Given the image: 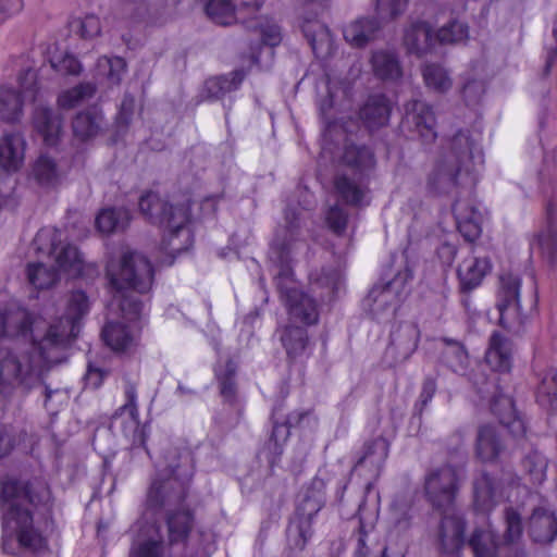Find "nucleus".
I'll list each match as a JSON object with an SVG mask.
<instances>
[{
	"label": "nucleus",
	"mask_w": 557,
	"mask_h": 557,
	"mask_svg": "<svg viewBox=\"0 0 557 557\" xmlns=\"http://www.w3.org/2000/svg\"><path fill=\"white\" fill-rule=\"evenodd\" d=\"M88 311L86 293L74 290L64 315L44 333L39 319L25 308L11 306L0 312V386L35 384L45 369L59 362V351L77 337Z\"/></svg>",
	"instance_id": "1"
},
{
	"label": "nucleus",
	"mask_w": 557,
	"mask_h": 557,
	"mask_svg": "<svg viewBox=\"0 0 557 557\" xmlns=\"http://www.w3.org/2000/svg\"><path fill=\"white\" fill-rule=\"evenodd\" d=\"M140 213L152 224L163 228L161 250L172 257L188 250L194 243L189 227L190 206L187 202L169 203L154 191H147L139 198Z\"/></svg>",
	"instance_id": "8"
},
{
	"label": "nucleus",
	"mask_w": 557,
	"mask_h": 557,
	"mask_svg": "<svg viewBox=\"0 0 557 557\" xmlns=\"http://www.w3.org/2000/svg\"><path fill=\"white\" fill-rule=\"evenodd\" d=\"M457 481V470L444 465L431 470L424 482L425 496L443 515L440 542L442 550L446 554L457 553L465 544V522L454 504Z\"/></svg>",
	"instance_id": "7"
},
{
	"label": "nucleus",
	"mask_w": 557,
	"mask_h": 557,
	"mask_svg": "<svg viewBox=\"0 0 557 557\" xmlns=\"http://www.w3.org/2000/svg\"><path fill=\"white\" fill-rule=\"evenodd\" d=\"M522 468L531 485L537 486L545 481L547 460L539 451L528 454L522 460Z\"/></svg>",
	"instance_id": "51"
},
{
	"label": "nucleus",
	"mask_w": 557,
	"mask_h": 557,
	"mask_svg": "<svg viewBox=\"0 0 557 557\" xmlns=\"http://www.w3.org/2000/svg\"><path fill=\"white\" fill-rule=\"evenodd\" d=\"M416 516V507L412 500L398 495L392 504L393 528L396 533H405L412 525Z\"/></svg>",
	"instance_id": "40"
},
{
	"label": "nucleus",
	"mask_w": 557,
	"mask_h": 557,
	"mask_svg": "<svg viewBox=\"0 0 557 557\" xmlns=\"http://www.w3.org/2000/svg\"><path fill=\"white\" fill-rule=\"evenodd\" d=\"M453 212L457 227L465 239L475 240L482 232L483 213L480 205L474 199H456Z\"/></svg>",
	"instance_id": "21"
},
{
	"label": "nucleus",
	"mask_w": 557,
	"mask_h": 557,
	"mask_svg": "<svg viewBox=\"0 0 557 557\" xmlns=\"http://www.w3.org/2000/svg\"><path fill=\"white\" fill-rule=\"evenodd\" d=\"M50 64L53 70L61 74L78 75L82 71L81 62L70 53L50 59Z\"/></svg>",
	"instance_id": "60"
},
{
	"label": "nucleus",
	"mask_w": 557,
	"mask_h": 557,
	"mask_svg": "<svg viewBox=\"0 0 557 557\" xmlns=\"http://www.w3.org/2000/svg\"><path fill=\"white\" fill-rule=\"evenodd\" d=\"M15 445L13 429L7 424H0V458L9 455Z\"/></svg>",
	"instance_id": "63"
},
{
	"label": "nucleus",
	"mask_w": 557,
	"mask_h": 557,
	"mask_svg": "<svg viewBox=\"0 0 557 557\" xmlns=\"http://www.w3.org/2000/svg\"><path fill=\"white\" fill-rule=\"evenodd\" d=\"M325 504L321 487L308 488L299 499L286 529L287 549L293 555L301 553L313 535V519Z\"/></svg>",
	"instance_id": "9"
},
{
	"label": "nucleus",
	"mask_w": 557,
	"mask_h": 557,
	"mask_svg": "<svg viewBox=\"0 0 557 557\" xmlns=\"http://www.w3.org/2000/svg\"><path fill=\"white\" fill-rule=\"evenodd\" d=\"M364 503L366 502L363 499L358 507L359 529L357 532V542L354 557H368L373 545V531L377 515L376 512H372L369 517H367L363 513Z\"/></svg>",
	"instance_id": "33"
},
{
	"label": "nucleus",
	"mask_w": 557,
	"mask_h": 557,
	"mask_svg": "<svg viewBox=\"0 0 557 557\" xmlns=\"http://www.w3.org/2000/svg\"><path fill=\"white\" fill-rule=\"evenodd\" d=\"M108 372L106 370L89 363L86 374L84 376L85 385L94 389L98 388L99 386H101Z\"/></svg>",
	"instance_id": "64"
},
{
	"label": "nucleus",
	"mask_w": 557,
	"mask_h": 557,
	"mask_svg": "<svg viewBox=\"0 0 557 557\" xmlns=\"http://www.w3.org/2000/svg\"><path fill=\"white\" fill-rule=\"evenodd\" d=\"M529 492L521 478L511 471H503L498 479L483 473L474 482V503L482 511L491 510L500 499H510L515 490Z\"/></svg>",
	"instance_id": "13"
},
{
	"label": "nucleus",
	"mask_w": 557,
	"mask_h": 557,
	"mask_svg": "<svg viewBox=\"0 0 557 557\" xmlns=\"http://www.w3.org/2000/svg\"><path fill=\"white\" fill-rule=\"evenodd\" d=\"M420 33L424 34L425 49L431 52L436 50L437 45L457 44L468 38V27L461 22H453L437 32L420 22Z\"/></svg>",
	"instance_id": "24"
},
{
	"label": "nucleus",
	"mask_w": 557,
	"mask_h": 557,
	"mask_svg": "<svg viewBox=\"0 0 557 557\" xmlns=\"http://www.w3.org/2000/svg\"><path fill=\"white\" fill-rule=\"evenodd\" d=\"M334 188L338 198L350 206H362L367 187L346 174H337L334 178Z\"/></svg>",
	"instance_id": "35"
},
{
	"label": "nucleus",
	"mask_w": 557,
	"mask_h": 557,
	"mask_svg": "<svg viewBox=\"0 0 557 557\" xmlns=\"http://www.w3.org/2000/svg\"><path fill=\"white\" fill-rule=\"evenodd\" d=\"M281 405L273 408L271 414L272 432L261 450V455L264 456L271 467L276 465L283 454L284 445L290 434V426L296 422H300L307 416V413H299L297 417L289 414L285 420L281 421Z\"/></svg>",
	"instance_id": "17"
},
{
	"label": "nucleus",
	"mask_w": 557,
	"mask_h": 557,
	"mask_svg": "<svg viewBox=\"0 0 557 557\" xmlns=\"http://www.w3.org/2000/svg\"><path fill=\"white\" fill-rule=\"evenodd\" d=\"M191 473L182 467L158 469L152 479L146 504L151 510H165L170 544L185 543L194 528L195 516L186 504Z\"/></svg>",
	"instance_id": "6"
},
{
	"label": "nucleus",
	"mask_w": 557,
	"mask_h": 557,
	"mask_svg": "<svg viewBox=\"0 0 557 557\" xmlns=\"http://www.w3.org/2000/svg\"><path fill=\"white\" fill-rule=\"evenodd\" d=\"M468 545L474 557H495L499 548V539L491 528H480L473 531Z\"/></svg>",
	"instance_id": "37"
},
{
	"label": "nucleus",
	"mask_w": 557,
	"mask_h": 557,
	"mask_svg": "<svg viewBox=\"0 0 557 557\" xmlns=\"http://www.w3.org/2000/svg\"><path fill=\"white\" fill-rule=\"evenodd\" d=\"M25 146L20 133H5L0 141V165L8 172L17 171L24 162Z\"/></svg>",
	"instance_id": "25"
},
{
	"label": "nucleus",
	"mask_w": 557,
	"mask_h": 557,
	"mask_svg": "<svg viewBox=\"0 0 557 557\" xmlns=\"http://www.w3.org/2000/svg\"><path fill=\"white\" fill-rule=\"evenodd\" d=\"M26 274L29 284L37 289L50 288L59 280L58 270L41 262L28 263Z\"/></svg>",
	"instance_id": "46"
},
{
	"label": "nucleus",
	"mask_w": 557,
	"mask_h": 557,
	"mask_svg": "<svg viewBox=\"0 0 557 557\" xmlns=\"http://www.w3.org/2000/svg\"><path fill=\"white\" fill-rule=\"evenodd\" d=\"M285 226L276 233L271 245L270 259L278 268L275 284L280 292L289 323L313 325L319 321L315 299L298 287L292 268L293 255L301 244L299 212L287 207L284 212Z\"/></svg>",
	"instance_id": "4"
},
{
	"label": "nucleus",
	"mask_w": 557,
	"mask_h": 557,
	"mask_svg": "<svg viewBox=\"0 0 557 557\" xmlns=\"http://www.w3.org/2000/svg\"><path fill=\"white\" fill-rule=\"evenodd\" d=\"M418 348V333L413 331V336L407 343H397L395 339L388 345L385 350V358L389 356H394L397 354V357L394 361L387 362L389 367L395 366L398 362L405 361L409 356H411L414 350Z\"/></svg>",
	"instance_id": "56"
},
{
	"label": "nucleus",
	"mask_w": 557,
	"mask_h": 557,
	"mask_svg": "<svg viewBox=\"0 0 557 557\" xmlns=\"http://www.w3.org/2000/svg\"><path fill=\"white\" fill-rule=\"evenodd\" d=\"M491 269L487 258L470 257L459 265L458 276L463 289L471 290L479 286Z\"/></svg>",
	"instance_id": "31"
},
{
	"label": "nucleus",
	"mask_w": 557,
	"mask_h": 557,
	"mask_svg": "<svg viewBox=\"0 0 557 557\" xmlns=\"http://www.w3.org/2000/svg\"><path fill=\"white\" fill-rule=\"evenodd\" d=\"M245 76L246 72L240 69L235 70L228 75L211 77L206 81L203 91L208 99H220L226 94L237 90Z\"/></svg>",
	"instance_id": "34"
},
{
	"label": "nucleus",
	"mask_w": 557,
	"mask_h": 557,
	"mask_svg": "<svg viewBox=\"0 0 557 557\" xmlns=\"http://www.w3.org/2000/svg\"><path fill=\"white\" fill-rule=\"evenodd\" d=\"M259 11L260 9L257 12L247 11V22L242 24L247 29L258 32L260 36V41L249 46L251 66L267 71L274 62V49L282 44L284 35L281 25L273 17L259 15Z\"/></svg>",
	"instance_id": "10"
},
{
	"label": "nucleus",
	"mask_w": 557,
	"mask_h": 557,
	"mask_svg": "<svg viewBox=\"0 0 557 557\" xmlns=\"http://www.w3.org/2000/svg\"><path fill=\"white\" fill-rule=\"evenodd\" d=\"M537 403L542 407L550 410H557V370L548 369L537 387L536 393Z\"/></svg>",
	"instance_id": "48"
},
{
	"label": "nucleus",
	"mask_w": 557,
	"mask_h": 557,
	"mask_svg": "<svg viewBox=\"0 0 557 557\" xmlns=\"http://www.w3.org/2000/svg\"><path fill=\"white\" fill-rule=\"evenodd\" d=\"M521 282L517 275L504 273L499 276L496 296L498 323L512 334H520L527 320L520 302Z\"/></svg>",
	"instance_id": "11"
},
{
	"label": "nucleus",
	"mask_w": 557,
	"mask_h": 557,
	"mask_svg": "<svg viewBox=\"0 0 557 557\" xmlns=\"http://www.w3.org/2000/svg\"><path fill=\"white\" fill-rule=\"evenodd\" d=\"M33 176L42 187H54L60 182L57 163L46 154H41L34 163Z\"/></svg>",
	"instance_id": "47"
},
{
	"label": "nucleus",
	"mask_w": 557,
	"mask_h": 557,
	"mask_svg": "<svg viewBox=\"0 0 557 557\" xmlns=\"http://www.w3.org/2000/svg\"><path fill=\"white\" fill-rule=\"evenodd\" d=\"M103 116L97 107L88 108L76 114L72 127L75 137L81 140L94 138L102 129Z\"/></svg>",
	"instance_id": "32"
},
{
	"label": "nucleus",
	"mask_w": 557,
	"mask_h": 557,
	"mask_svg": "<svg viewBox=\"0 0 557 557\" xmlns=\"http://www.w3.org/2000/svg\"><path fill=\"white\" fill-rule=\"evenodd\" d=\"M134 109H135L134 97L128 94L125 95L122 100L120 110L116 114L115 124H116L117 133H122L128 127V125L132 121Z\"/></svg>",
	"instance_id": "61"
},
{
	"label": "nucleus",
	"mask_w": 557,
	"mask_h": 557,
	"mask_svg": "<svg viewBox=\"0 0 557 557\" xmlns=\"http://www.w3.org/2000/svg\"><path fill=\"white\" fill-rule=\"evenodd\" d=\"M369 129L385 126L389 121L391 104L384 95L370 96L359 112Z\"/></svg>",
	"instance_id": "29"
},
{
	"label": "nucleus",
	"mask_w": 557,
	"mask_h": 557,
	"mask_svg": "<svg viewBox=\"0 0 557 557\" xmlns=\"http://www.w3.org/2000/svg\"><path fill=\"white\" fill-rule=\"evenodd\" d=\"M492 411L499 419V422L507 426L516 436L524 433L523 422L516 417L512 400L507 396H500L492 404Z\"/></svg>",
	"instance_id": "38"
},
{
	"label": "nucleus",
	"mask_w": 557,
	"mask_h": 557,
	"mask_svg": "<svg viewBox=\"0 0 557 557\" xmlns=\"http://www.w3.org/2000/svg\"><path fill=\"white\" fill-rule=\"evenodd\" d=\"M409 0H376V14L382 20H393L401 15Z\"/></svg>",
	"instance_id": "59"
},
{
	"label": "nucleus",
	"mask_w": 557,
	"mask_h": 557,
	"mask_svg": "<svg viewBox=\"0 0 557 557\" xmlns=\"http://www.w3.org/2000/svg\"><path fill=\"white\" fill-rule=\"evenodd\" d=\"M131 557H164L163 540L158 537L138 539L134 541L129 552Z\"/></svg>",
	"instance_id": "53"
},
{
	"label": "nucleus",
	"mask_w": 557,
	"mask_h": 557,
	"mask_svg": "<svg viewBox=\"0 0 557 557\" xmlns=\"http://www.w3.org/2000/svg\"><path fill=\"white\" fill-rule=\"evenodd\" d=\"M504 449L505 446L493 425H482L478 430L475 451L482 461L492 462L497 460Z\"/></svg>",
	"instance_id": "30"
},
{
	"label": "nucleus",
	"mask_w": 557,
	"mask_h": 557,
	"mask_svg": "<svg viewBox=\"0 0 557 557\" xmlns=\"http://www.w3.org/2000/svg\"><path fill=\"white\" fill-rule=\"evenodd\" d=\"M344 164L363 172L374 165V154L366 146L346 145L342 154Z\"/></svg>",
	"instance_id": "44"
},
{
	"label": "nucleus",
	"mask_w": 557,
	"mask_h": 557,
	"mask_svg": "<svg viewBox=\"0 0 557 557\" xmlns=\"http://www.w3.org/2000/svg\"><path fill=\"white\" fill-rule=\"evenodd\" d=\"M96 91V87L91 83H82L69 90L63 91L58 103L63 109H72L79 104L83 100L90 98Z\"/></svg>",
	"instance_id": "54"
},
{
	"label": "nucleus",
	"mask_w": 557,
	"mask_h": 557,
	"mask_svg": "<svg viewBox=\"0 0 557 557\" xmlns=\"http://www.w3.org/2000/svg\"><path fill=\"white\" fill-rule=\"evenodd\" d=\"M181 0H126L122 3L121 14L126 24H157L164 20Z\"/></svg>",
	"instance_id": "16"
},
{
	"label": "nucleus",
	"mask_w": 557,
	"mask_h": 557,
	"mask_svg": "<svg viewBox=\"0 0 557 557\" xmlns=\"http://www.w3.org/2000/svg\"><path fill=\"white\" fill-rule=\"evenodd\" d=\"M511 342L499 332H493L485 352V360L494 371L506 372L511 367Z\"/></svg>",
	"instance_id": "28"
},
{
	"label": "nucleus",
	"mask_w": 557,
	"mask_h": 557,
	"mask_svg": "<svg viewBox=\"0 0 557 557\" xmlns=\"http://www.w3.org/2000/svg\"><path fill=\"white\" fill-rule=\"evenodd\" d=\"M301 30L314 55L326 59L335 52V42L330 28L317 18L305 17Z\"/></svg>",
	"instance_id": "22"
},
{
	"label": "nucleus",
	"mask_w": 557,
	"mask_h": 557,
	"mask_svg": "<svg viewBox=\"0 0 557 557\" xmlns=\"http://www.w3.org/2000/svg\"><path fill=\"white\" fill-rule=\"evenodd\" d=\"M0 497L4 506L2 523L14 532L21 547L39 552L47 547L41 527L51 513V493L38 479L22 481L4 480Z\"/></svg>",
	"instance_id": "3"
},
{
	"label": "nucleus",
	"mask_w": 557,
	"mask_h": 557,
	"mask_svg": "<svg viewBox=\"0 0 557 557\" xmlns=\"http://www.w3.org/2000/svg\"><path fill=\"white\" fill-rule=\"evenodd\" d=\"M34 127L42 137L45 145L54 146L62 132V120L52 109L36 107L33 115Z\"/></svg>",
	"instance_id": "27"
},
{
	"label": "nucleus",
	"mask_w": 557,
	"mask_h": 557,
	"mask_svg": "<svg viewBox=\"0 0 557 557\" xmlns=\"http://www.w3.org/2000/svg\"><path fill=\"white\" fill-rule=\"evenodd\" d=\"M106 271L122 315L132 324L108 322L102 329V338L113 351L129 355L139 344L140 321L148 312L147 302L133 293L144 295L150 292L154 270L150 260L143 253L126 251L119 261L110 260Z\"/></svg>",
	"instance_id": "2"
},
{
	"label": "nucleus",
	"mask_w": 557,
	"mask_h": 557,
	"mask_svg": "<svg viewBox=\"0 0 557 557\" xmlns=\"http://www.w3.org/2000/svg\"><path fill=\"white\" fill-rule=\"evenodd\" d=\"M219 388L224 401L230 406H238L236 385V364L227 360L223 370H215Z\"/></svg>",
	"instance_id": "41"
},
{
	"label": "nucleus",
	"mask_w": 557,
	"mask_h": 557,
	"mask_svg": "<svg viewBox=\"0 0 557 557\" xmlns=\"http://www.w3.org/2000/svg\"><path fill=\"white\" fill-rule=\"evenodd\" d=\"M483 152L467 129H459L448 140L428 178V187L438 195L469 194L476 184L475 166L483 163Z\"/></svg>",
	"instance_id": "5"
},
{
	"label": "nucleus",
	"mask_w": 557,
	"mask_h": 557,
	"mask_svg": "<svg viewBox=\"0 0 557 557\" xmlns=\"http://www.w3.org/2000/svg\"><path fill=\"white\" fill-rule=\"evenodd\" d=\"M131 221V214L124 208H106L96 216L95 223L99 232L110 234L124 231Z\"/></svg>",
	"instance_id": "36"
},
{
	"label": "nucleus",
	"mask_w": 557,
	"mask_h": 557,
	"mask_svg": "<svg viewBox=\"0 0 557 557\" xmlns=\"http://www.w3.org/2000/svg\"><path fill=\"white\" fill-rule=\"evenodd\" d=\"M401 257L405 261V271L398 272L394 278L383 286L375 285L370 292V297L373 300L381 302H388L394 296L397 301H403L410 294L411 287L408 286L414 277L417 265V249L413 243L409 239L407 247L403 250Z\"/></svg>",
	"instance_id": "15"
},
{
	"label": "nucleus",
	"mask_w": 557,
	"mask_h": 557,
	"mask_svg": "<svg viewBox=\"0 0 557 557\" xmlns=\"http://www.w3.org/2000/svg\"><path fill=\"white\" fill-rule=\"evenodd\" d=\"M436 119L432 107L424 106L420 109V144H431L436 137Z\"/></svg>",
	"instance_id": "57"
},
{
	"label": "nucleus",
	"mask_w": 557,
	"mask_h": 557,
	"mask_svg": "<svg viewBox=\"0 0 557 557\" xmlns=\"http://www.w3.org/2000/svg\"><path fill=\"white\" fill-rule=\"evenodd\" d=\"M17 89L0 86V120L16 122L25 101H34L38 92L37 74L33 69L23 70L17 76Z\"/></svg>",
	"instance_id": "14"
},
{
	"label": "nucleus",
	"mask_w": 557,
	"mask_h": 557,
	"mask_svg": "<svg viewBox=\"0 0 557 557\" xmlns=\"http://www.w3.org/2000/svg\"><path fill=\"white\" fill-rule=\"evenodd\" d=\"M505 524V540L508 543L517 542L523 532L522 513L519 508L508 506L503 513Z\"/></svg>",
	"instance_id": "55"
},
{
	"label": "nucleus",
	"mask_w": 557,
	"mask_h": 557,
	"mask_svg": "<svg viewBox=\"0 0 557 557\" xmlns=\"http://www.w3.org/2000/svg\"><path fill=\"white\" fill-rule=\"evenodd\" d=\"M282 344L289 358L295 359L304 356L309 345L307 330L289 323L282 335Z\"/></svg>",
	"instance_id": "39"
},
{
	"label": "nucleus",
	"mask_w": 557,
	"mask_h": 557,
	"mask_svg": "<svg viewBox=\"0 0 557 557\" xmlns=\"http://www.w3.org/2000/svg\"><path fill=\"white\" fill-rule=\"evenodd\" d=\"M34 249L41 255L53 256L58 267L64 272L79 274L83 259L76 246L63 244L62 231L46 226L40 228L34 240Z\"/></svg>",
	"instance_id": "12"
},
{
	"label": "nucleus",
	"mask_w": 557,
	"mask_h": 557,
	"mask_svg": "<svg viewBox=\"0 0 557 557\" xmlns=\"http://www.w3.org/2000/svg\"><path fill=\"white\" fill-rule=\"evenodd\" d=\"M379 29L380 23L376 17L362 16L346 25L343 36L352 48H363L375 38Z\"/></svg>",
	"instance_id": "26"
},
{
	"label": "nucleus",
	"mask_w": 557,
	"mask_h": 557,
	"mask_svg": "<svg viewBox=\"0 0 557 557\" xmlns=\"http://www.w3.org/2000/svg\"><path fill=\"white\" fill-rule=\"evenodd\" d=\"M371 61L375 75L382 79H396L401 75L399 62L393 53L376 51Z\"/></svg>",
	"instance_id": "49"
},
{
	"label": "nucleus",
	"mask_w": 557,
	"mask_h": 557,
	"mask_svg": "<svg viewBox=\"0 0 557 557\" xmlns=\"http://www.w3.org/2000/svg\"><path fill=\"white\" fill-rule=\"evenodd\" d=\"M326 223L329 227L335 233V234H342L347 226L348 221V214L347 212L341 208L339 206L335 205L332 206L329 211L326 212Z\"/></svg>",
	"instance_id": "62"
},
{
	"label": "nucleus",
	"mask_w": 557,
	"mask_h": 557,
	"mask_svg": "<svg viewBox=\"0 0 557 557\" xmlns=\"http://www.w3.org/2000/svg\"><path fill=\"white\" fill-rule=\"evenodd\" d=\"M126 418L122 425L123 433L132 435V444L145 446V426H140L138 394L135 383L126 381L124 385V404L115 411L114 419Z\"/></svg>",
	"instance_id": "18"
},
{
	"label": "nucleus",
	"mask_w": 557,
	"mask_h": 557,
	"mask_svg": "<svg viewBox=\"0 0 557 557\" xmlns=\"http://www.w3.org/2000/svg\"><path fill=\"white\" fill-rule=\"evenodd\" d=\"M71 29L77 32L83 38H92L100 34L101 25L99 17L87 14L83 18H76L70 24Z\"/></svg>",
	"instance_id": "58"
},
{
	"label": "nucleus",
	"mask_w": 557,
	"mask_h": 557,
	"mask_svg": "<svg viewBox=\"0 0 557 557\" xmlns=\"http://www.w3.org/2000/svg\"><path fill=\"white\" fill-rule=\"evenodd\" d=\"M442 351L443 361L454 372L463 374L467 370L469 358L463 345L457 341L445 339Z\"/></svg>",
	"instance_id": "45"
},
{
	"label": "nucleus",
	"mask_w": 557,
	"mask_h": 557,
	"mask_svg": "<svg viewBox=\"0 0 557 557\" xmlns=\"http://www.w3.org/2000/svg\"><path fill=\"white\" fill-rule=\"evenodd\" d=\"M532 252H539L553 263L557 258V230L553 223L542 232L530 245Z\"/></svg>",
	"instance_id": "50"
},
{
	"label": "nucleus",
	"mask_w": 557,
	"mask_h": 557,
	"mask_svg": "<svg viewBox=\"0 0 557 557\" xmlns=\"http://www.w3.org/2000/svg\"><path fill=\"white\" fill-rule=\"evenodd\" d=\"M389 453V442L377 436L364 442L352 471L370 479H377Z\"/></svg>",
	"instance_id": "19"
},
{
	"label": "nucleus",
	"mask_w": 557,
	"mask_h": 557,
	"mask_svg": "<svg viewBox=\"0 0 557 557\" xmlns=\"http://www.w3.org/2000/svg\"><path fill=\"white\" fill-rule=\"evenodd\" d=\"M262 3L259 0H242L236 7L233 0H206L205 11L208 17L220 25L246 23V12H257Z\"/></svg>",
	"instance_id": "20"
},
{
	"label": "nucleus",
	"mask_w": 557,
	"mask_h": 557,
	"mask_svg": "<svg viewBox=\"0 0 557 557\" xmlns=\"http://www.w3.org/2000/svg\"><path fill=\"white\" fill-rule=\"evenodd\" d=\"M126 71V62L121 57H101L97 61V74L107 78L110 85H119Z\"/></svg>",
	"instance_id": "52"
},
{
	"label": "nucleus",
	"mask_w": 557,
	"mask_h": 557,
	"mask_svg": "<svg viewBox=\"0 0 557 557\" xmlns=\"http://www.w3.org/2000/svg\"><path fill=\"white\" fill-rule=\"evenodd\" d=\"M529 533L534 542L550 543L557 536V518L546 502L533 508Z\"/></svg>",
	"instance_id": "23"
},
{
	"label": "nucleus",
	"mask_w": 557,
	"mask_h": 557,
	"mask_svg": "<svg viewBox=\"0 0 557 557\" xmlns=\"http://www.w3.org/2000/svg\"><path fill=\"white\" fill-rule=\"evenodd\" d=\"M309 280L312 287L326 289V296H333L339 290L343 276L338 269L324 267L311 272Z\"/></svg>",
	"instance_id": "42"
},
{
	"label": "nucleus",
	"mask_w": 557,
	"mask_h": 557,
	"mask_svg": "<svg viewBox=\"0 0 557 557\" xmlns=\"http://www.w3.org/2000/svg\"><path fill=\"white\" fill-rule=\"evenodd\" d=\"M422 76L425 87L434 92L444 94L451 88L453 81L448 71L438 63L425 65Z\"/></svg>",
	"instance_id": "43"
}]
</instances>
